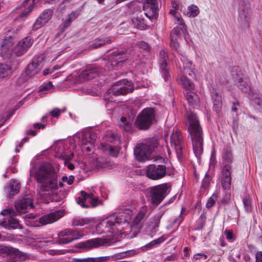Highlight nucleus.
<instances>
[{"label":"nucleus","mask_w":262,"mask_h":262,"mask_svg":"<svg viewBox=\"0 0 262 262\" xmlns=\"http://www.w3.org/2000/svg\"><path fill=\"white\" fill-rule=\"evenodd\" d=\"M158 144V140L156 138L150 139L147 144H138L134 149V154L137 160L144 162L149 160L152 150L157 147Z\"/></svg>","instance_id":"20e7f679"},{"label":"nucleus","mask_w":262,"mask_h":262,"mask_svg":"<svg viewBox=\"0 0 262 262\" xmlns=\"http://www.w3.org/2000/svg\"><path fill=\"white\" fill-rule=\"evenodd\" d=\"M93 220L90 218H80L79 217H74L72 220V224L75 226H83L90 224Z\"/></svg>","instance_id":"2f4dec72"},{"label":"nucleus","mask_w":262,"mask_h":262,"mask_svg":"<svg viewBox=\"0 0 262 262\" xmlns=\"http://www.w3.org/2000/svg\"><path fill=\"white\" fill-rule=\"evenodd\" d=\"M186 116L189 122L188 130L191 137L194 153L196 156H201L203 152L202 129L195 113L186 111Z\"/></svg>","instance_id":"7ed1b4c3"},{"label":"nucleus","mask_w":262,"mask_h":262,"mask_svg":"<svg viewBox=\"0 0 262 262\" xmlns=\"http://www.w3.org/2000/svg\"><path fill=\"white\" fill-rule=\"evenodd\" d=\"M251 14V9L248 7L243 8L239 11L238 20L243 24L248 23L250 19Z\"/></svg>","instance_id":"a878e982"},{"label":"nucleus","mask_w":262,"mask_h":262,"mask_svg":"<svg viewBox=\"0 0 262 262\" xmlns=\"http://www.w3.org/2000/svg\"><path fill=\"white\" fill-rule=\"evenodd\" d=\"M231 169L230 168H222L219 181L224 190H230L231 186Z\"/></svg>","instance_id":"2eb2a0df"},{"label":"nucleus","mask_w":262,"mask_h":262,"mask_svg":"<svg viewBox=\"0 0 262 262\" xmlns=\"http://www.w3.org/2000/svg\"><path fill=\"white\" fill-rule=\"evenodd\" d=\"M185 97L190 105L195 107L200 102V98L197 94L192 91H187L185 94Z\"/></svg>","instance_id":"b1692460"},{"label":"nucleus","mask_w":262,"mask_h":262,"mask_svg":"<svg viewBox=\"0 0 262 262\" xmlns=\"http://www.w3.org/2000/svg\"><path fill=\"white\" fill-rule=\"evenodd\" d=\"M168 189V186L166 183L149 187L147 191L151 203L158 205L167 195Z\"/></svg>","instance_id":"6e6552de"},{"label":"nucleus","mask_w":262,"mask_h":262,"mask_svg":"<svg viewBox=\"0 0 262 262\" xmlns=\"http://www.w3.org/2000/svg\"><path fill=\"white\" fill-rule=\"evenodd\" d=\"M236 83L239 89L244 93H247L250 90V85L246 78H244L243 81Z\"/></svg>","instance_id":"ea45409f"},{"label":"nucleus","mask_w":262,"mask_h":262,"mask_svg":"<svg viewBox=\"0 0 262 262\" xmlns=\"http://www.w3.org/2000/svg\"><path fill=\"white\" fill-rule=\"evenodd\" d=\"M238 106H239V104L237 102H233L232 105V110L236 112Z\"/></svg>","instance_id":"338daca9"},{"label":"nucleus","mask_w":262,"mask_h":262,"mask_svg":"<svg viewBox=\"0 0 262 262\" xmlns=\"http://www.w3.org/2000/svg\"><path fill=\"white\" fill-rule=\"evenodd\" d=\"M175 24L177 25V27H179L181 30L184 31L185 30V25L183 19L181 16H175Z\"/></svg>","instance_id":"37998d69"},{"label":"nucleus","mask_w":262,"mask_h":262,"mask_svg":"<svg viewBox=\"0 0 262 262\" xmlns=\"http://www.w3.org/2000/svg\"><path fill=\"white\" fill-rule=\"evenodd\" d=\"M82 236L78 230L73 229H66L58 234L57 241L54 244L60 245L67 244L79 239Z\"/></svg>","instance_id":"9b49d317"},{"label":"nucleus","mask_w":262,"mask_h":262,"mask_svg":"<svg viewBox=\"0 0 262 262\" xmlns=\"http://www.w3.org/2000/svg\"><path fill=\"white\" fill-rule=\"evenodd\" d=\"M217 196L215 193H213L208 199L206 203V207L207 208H211L217 200Z\"/></svg>","instance_id":"49530a36"},{"label":"nucleus","mask_w":262,"mask_h":262,"mask_svg":"<svg viewBox=\"0 0 262 262\" xmlns=\"http://www.w3.org/2000/svg\"><path fill=\"white\" fill-rule=\"evenodd\" d=\"M102 72V69L94 66L88 67L79 75V80L81 82L93 79Z\"/></svg>","instance_id":"4468645a"},{"label":"nucleus","mask_w":262,"mask_h":262,"mask_svg":"<svg viewBox=\"0 0 262 262\" xmlns=\"http://www.w3.org/2000/svg\"><path fill=\"white\" fill-rule=\"evenodd\" d=\"M128 58V55L124 52H116L114 53V57L112 59V64L115 63L118 64Z\"/></svg>","instance_id":"c85d7f7f"},{"label":"nucleus","mask_w":262,"mask_h":262,"mask_svg":"<svg viewBox=\"0 0 262 262\" xmlns=\"http://www.w3.org/2000/svg\"><path fill=\"white\" fill-rule=\"evenodd\" d=\"M11 68L8 64L0 63V78H4L10 75Z\"/></svg>","instance_id":"e433bc0d"},{"label":"nucleus","mask_w":262,"mask_h":262,"mask_svg":"<svg viewBox=\"0 0 262 262\" xmlns=\"http://www.w3.org/2000/svg\"><path fill=\"white\" fill-rule=\"evenodd\" d=\"M168 55L164 50L160 52V65L161 73L165 81L168 79L169 74V69L167 68V60Z\"/></svg>","instance_id":"aec40b11"},{"label":"nucleus","mask_w":262,"mask_h":262,"mask_svg":"<svg viewBox=\"0 0 262 262\" xmlns=\"http://www.w3.org/2000/svg\"><path fill=\"white\" fill-rule=\"evenodd\" d=\"M209 184V178L207 174H206L205 177L202 181L201 186L204 188H206L208 187Z\"/></svg>","instance_id":"864d4df0"},{"label":"nucleus","mask_w":262,"mask_h":262,"mask_svg":"<svg viewBox=\"0 0 262 262\" xmlns=\"http://www.w3.org/2000/svg\"><path fill=\"white\" fill-rule=\"evenodd\" d=\"M202 258L206 259L207 258V256L203 253H199L194 255V258L195 260L200 259Z\"/></svg>","instance_id":"13d9d810"},{"label":"nucleus","mask_w":262,"mask_h":262,"mask_svg":"<svg viewBox=\"0 0 262 262\" xmlns=\"http://www.w3.org/2000/svg\"><path fill=\"white\" fill-rule=\"evenodd\" d=\"M53 87L52 83L51 81H48L46 83H43L39 87V92L47 91L51 89Z\"/></svg>","instance_id":"09e8293b"},{"label":"nucleus","mask_w":262,"mask_h":262,"mask_svg":"<svg viewBox=\"0 0 262 262\" xmlns=\"http://www.w3.org/2000/svg\"><path fill=\"white\" fill-rule=\"evenodd\" d=\"M89 198V202H90L91 205L95 207L98 205L99 200L98 198L95 196L93 193H89V195H88Z\"/></svg>","instance_id":"a18cd8bd"},{"label":"nucleus","mask_w":262,"mask_h":262,"mask_svg":"<svg viewBox=\"0 0 262 262\" xmlns=\"http://www.w3.org/2000/svg\"><path fill=\"white\" fill-rule=\"evenodd\" d=\"M37 134V131L36 130H29L27 131V134L28 135H31L32 136H35Z\"/></svg>","instance_id":"774afa93"},{"label":"nucleus","mask_w":262,"mask_h":262,"mask_svg":"<svg viewBox=\"0 0 262 262\" xmlns=\"http://www.w3.org/2000/svg\"><path fill=\"white\" fill-rule=\"evenodd\" d=\"M111 259V256H101L98 257H92V262H104L110 260Z\"/></svg>","instance_id":"3c124183"},{"label":"nucleus","mask_w":262,"mask_h":262,"mask_svg":"<svg viewBox=\"0 0 262 262\" xmlns=\"http://www.w3.org/2000/svg\"><path fill=\"white\" fill-rule=\"evenodd\" d=\"M211 97L213 101V110L216 113H219L222 106L221 96L215 91L211 92Z\"/></svg>","instance_id":"393cba45"},{"label":"nucleus","mask_w":262,"mask_h":262,"mask_svg":"<svg viewBox=\"0 0 262 262\" xmlns=\"http://www.w3.org/2000/svg\"><path fill=\"white\" fill-rule=\"evenodd\" d=\"M73 262H92V257L88 258H74L72 259Z\"/></svg>","instance_id":"5fc2aeb1"},{"label":"nucleus","mask_w":262,"mask_h":262,"mask_svg":"<svg viewBox=\"0 0 262 262\" xmlns=\"http://www.w3.org/2000/svg\"><path fill=\"white\" fill-rule=\"evenodd\" d=\"M119 126L126 132H129L132 130V123L129 118L122 117L119 122Z\"/></svg>","instance_id":"cd10ccee"},{"label":"nucleus","mask_w":262,"mask_h":262,"mask_svg":"<svg viewBox=\"0 0 262 262\" xmlns=\"http://www.w3.org/2000/svg\"><path fill=\"white\" fill-rule=\"evenodd\" d=\"M64 164V165L66 166L68 169L71 170H73L75 168V165L73 163H69V162L67 161V159H65Z\"/></svg>","instance_id":"e2e57ef3"},{"label":"nucleus","mask_w":262,"mask_h":262,"mask_svg":"<svg viewBox=\"0 0 262 262\" xmlns=\"http://www.w3.org/2000/svg\"><path fill=\"white\" fill-rule=\"evenodd\" d=\"M230 73L232 78L236 83L243 81V79L246 78L245 70L238 66L233 67Z\"/></svg>","instance_id":"412c9836"},{"label":"nucleus","mask_w":262,"mask_h":262,"mask_svg":"<svg viewBox=\"0 0 262 262\" xmlns=\"http://www.w3.org/2000/svg\"><path fill=\"white\" fill-rule=\"evenodd\" d=\"M105 140L108 142L115 143L118 141V138L116 134L109 132L105 136Z\"/></svg>","instance_id":"79ce46f5"},{"label":"nucleus","mask_w":262,"mask_h":262,"mask_svg":"<svg viewBox=\"0 0 262 262\" xmlns=\"http://www.w3.org/2000/svg\"><path fill=\"white\" fill-rule=\"evenodd\" d=\"M180 28L179 27H175L170 34V41L171 46L174 48H177L178 46V43L177 41V37L180 34Z\"/></svg>","instance_id":"c9c22d12"},{"label":"nucleus","mask_w":262,"mask_h":262,"mask_svg":"<svg viewBox=\"0 0 262 262\" xmlns=\"http://www.w3.org/2000/svg\"><path fill=\"white\" fill-rule=\"evenodd\" d=\"M35 0H26L24 3L23 6L24 7H27L26 10L22 12L20 16L21 17L26 16L33 9V6L35 4Z\"/></svg>","instance_id":"473e14b6"},{"label":"nucleus","mask_w":262,"mask_h":262,"mask_svg":"<svg viewBox=\"0 0 262 262\" xmlns=\"http://www.w3.org/2000/svg\"><path fill=\"white\" fill-rule=\"evenodd\" d=\"M52 13L51 10H45L37 18L32 26V29L34 30H37L42 27L51 18Z\"/></svg>","instance_id":"f3484780"},{"label":"nucleus","mask_w":262,"mask_h":262,"mask_svg":"<svg viewBox=\"0 0 262 262\" xmlns=\"http://www.w3.org/2000/svg\"><path fill=\"white\" fill-rule=\"evenodd\" d=\"M44 56L40 55L35 56L32 60L31 63L26 67L24 73L23 74L19 79L23 77L26 76L28 78H32L38 74L44 64Z\"/></svg>","instance_id":"1a4fd4ad"},{"label":"nucleus","mask_w":262,"mask_h":262,"mask_svg":"<svg viewBox=\"0 0 262 262\" xmlns=\"http://www.w3.org/2000/svg\"><path fill=\"white\" fill-rule=\"evenodd\" d=\"M183 137L180 130H173L170 136V144L173 147L179 158L182 156Z\"/></svg>","instance_id":"ddd939ff"},{"label":"nucleus","mask_w":262,"mask_h":262,"mask_svg":"<svg viewBox=\"0 0 262 262\" xmlns=\"http://www.w3.org/2000/svg\"><path fill=\"white\" fill-rule=\"evenodd\" d=\"M16 214L12 208L4 209L0 213V225L6 228H19L18 221L13 217Z\"/></svg>","instance_id":"9d476101"},{"label":"nucleus","mask_w":262,"mask_h":262,"mask_svg":"<svg viewBox=\"0 0 262 262\" xmlns=\"http://www.w3.org/2000/svg\"><path fill=\"white\" fill-rule=\"evenodd\" d=\"M155 118L154 109L145 108L137 116L135 122V126L139 129H147L151 125Z\"/></svg>","instance_id":"0eeeda50"},{"label":"nucleus","mask_w":262,"mask_h":262,"mask_svg":"<svg viewBox=\"0 0 262 262\" xmlns=\"http://www.w3.org/2000/svg\"><path fill=\"white\" fill-rule=\"evenodd\" d=\"M20 188V183L17 181H12L9 184V186L8 188V191L9 194L10 196H13V195L17 194Z\"/></svg>","instance_id":"7c9ffc66"},{"label":"nucleus","mask_w":262,"mask_h":262,"mask_svg":"<svg viewBox=\"0 0 262 262\" xmlns=\"http://www.w3.org/2000/svg\"><path fill=\"white\" fill-rule=\"evenodd\" d=\"M158 1L157 0H145V3L143 5V9L145 10L146 7L150 6L152 9L157 8Z\"/></svg>","instance_id":"c03bdc74"},{"label":"nucleus","mask_w":262,"mask_h":262,"mask_svg":"<svg viewBox=\"0 0 262 262\" xmlns=\"http://www.w3.org/2000/svg\"><path fill=\"white\" fill-rule=\"evenodd\" d=\"M33 126L34 128H38V129H41V128H43L45 127V125H43L41 123H34L33 124Z\"/></svg>","instance_id":"69168bd1"},{"label":"nucleus","mask_w":262,"mask_h":262,"mask_svg":"<svg viewBox=\"0 0 262 262\" xmlns=\"http://www.w3.org/2000/svg\"><path fill=\"white\" fill-rule=\"evenodd\" d=\"M222 158V167L232 169L231 164L233 161V157L232 151L230 147H226Z\"/></svg>","instance_id":"4be33fe9"},{"label":"nucleus","mask_w":262,"mask_h":262,"mask_svg":"<svg viewBox=\"0 0 262 262\" xmlns=\"http://www.w3.org/2000/svg\"><path fill=\"white\" fill-rule=\"evenodd\" d=\"M15 208L17 211L25 213L34 208L33 196L31 194L25 195L15 202Z\"/></svg>","instance_id":"f8f14e48"},{"label":"nucleus","mask_w":262,"mask_h":262,"mask_svg":"<svg viewBox=\"0 0 262 262\" xmlns=\"http://www.w3.org/2000/svg\"><path fill=\"white\" fill-rule=\"evenodd\" d=\"M199 13V7L196 5H191L188 6L187 11L185 14L189 17H195L198 15Z\"/></svg>","instance_id":"72a5a7b5"},{"label":"nucleus","mask_w":262,"mask_h":262,"mask_svg":"<svg viewBox=\"0 0 262 262\" xmlns=\"http://www.w3.org/2000/svg\"><path fill=\"white\" fill-rule=\"evenodd\" d=\"M243 204L245 210L247 211H250L251 210V200L249 197H246L243 199Z\"/></svg>","instance_id":"8fccbe9b"},{"label":"nucleus","mask_w":262,"mask_h":262,"mask_svg":"<svg viewBox=\"0 0 262 262\" xmlns=\"http://www.w3.org/2000/svg\"><path fill=\"white\" fill-rule=\"evenodd\" d=\"M34 40L31 38L27 37L21 40L17 45L15 48V53L18 56H20L26 53L32 46Z\"/></svg>","instance_id":"a211bd4d"},{"label":"nucleus","mask_w":262,"mask_h":262,"mask_svg":"<svg viewBox=\"0 0 262 262\" xmlns=\"http://www.w3.org/2000/svg\"><path fill=\"white\" fill-rule=\"evenodd\" d=\"M35 179L40 184V191L48 195V200L52 202H59L62 199V195L54 191L58 188V176L54 168L50 165H42L35 174Z\"/></svg>","instance_id":"f03ea898"},{"label":"nucleus","mask_w":262,"mask_h":262,"mask_svg":"<svg viewBox=\"0 0 262 262\" xmlns=\"http://www.w3.org/2000/svg\"><path fill=\"white\" fill-rule=\"evenodd\" d=\"M191 65V63L190 61H187L186 63H184L183 67L184 69V71H186V73H188L189 75H190V72L192 71L190 69H187L186 68L188 67L190 69V66Z\"/></svg>","instance_id":"052dcab7"},{"label":"nucleus","mask_w":262,"mask_h":262,"mask_svg":"<svg viewBox=\"0 0 262 262\" xmlns=\"http://www.w3.org/2000/svg\"><path fill=\"white\" fill-rule=\"evenodd\" d=\"M134 88L130 82L126 79L117 81L105 93V99L112 101V96H117L124 95L133 91Z\"/></svg>","instance_id":"423d86ee"},{"label":"nucleus","mask_w":262,"mask_h":262,"mask_svg":"<svg viewBox=\"0 0 262 262\" xmlns=\"http://www.w3.org/2000/svg\"><path fill=\"white\" fill-rule=\"evenodd\" d=\"M78 16V14L76 11H72L69 15L64 21L63 22V25L65 28L69 27L74 20Z\"/></svg>","instance_id":"a19ab883"},{"label":"nucleus","mask_w":262,"mask_h":262,"mask_svg":"<svg viewBox=\"0 0 262 262\" xmlns=\"http://www.w3.org/2000/svg\"><path fill=\"white\" fill-rule=\"evenodd\" d=\"M132 211L129 209H124L118 215L114 214L103 221L99 227L102 228V232H110L112 234H128L138 233L142 228L144 221V214L139 213L130 224Z\"/></svg>","instance_id":"f257e3e1"},{"label":"nucleus","mask_w":262,"mask_h":262,"mask_svg":"<svg viewBox=\"0 0 262 262\" xmlns=\"http://www.w3.org/2000/svg\"><path fill=\"white\" fill-rule=\"evenodd\" d=\"M165 240V238L164 237V236H162L160 237L159 238H158L156 239H155L157 245L163 243Z\"/></svg>","instance_id":"0e129e2a"},{"label":"nucleus","mask_w":262,"mask_h":262,"mask_svg":"<svg viewBox=\"0 0 262 262\" xmlns=\"http://www.w3.org/2000/svg\"><path fill=\"white\" fill-rule=\"evenodd\" d=\"M64 215V211L63 210H58L55 212L45 214L39 218V223L42 225H47L53 223Z\"/></svg>","instance_id":"dca6fc26"},{"label":"nucleus","mask_w":262,"mask_h":262,"mask_svg":"<svg viewBox=\"0 0 262 262\" xmlns=\"http://www.w3.org/2000/svg\"><path fill=\"white\" fill-rule=\"evenodd\" d=\"M110 240L106 238H96L88 240L81 244L83 247L91 249L108 244Z\"/></svg>","instance_id":"6ab92c4d"},{"label":"nucleus","mask_w":262,"mask_h":262,"mask_svg":"<svg viewBox=\"0 0 262 262\" xmlns=\"http://www.w3.org/2000/svg\"><path fill=\"white\" fill-rule=\"evenodd\" d=\"M9 252V249L6 246H0V254H8Z\"/></svg>","instance_id":"bf43d9fd"},{"label":"nucleus","mask_w":262,"mask_h":262,"mask_svg":"<svg viewBox=\"0 0 262 262\" xmlns=\"http://www.w3.org/2000/svg\"><path fill=\"white\" fill-rule=\"evenodd\" d=\"M154 161L156 162L157 164H150L147 167L146 176L151 180H159L166 174V162L162 157L155 158Z\"/></svg>","instance_id":"39448f33"},{"label":"nucleus","mask_w":262,"mask_h":262,"mask_svg":"<svg viewBox=\"0 0 262 262\" xmlns=\"http://www.w3.org/2000/svg\"><path fill=\"white\" fill-rule=\"evenodd\" d=\"M255 262H262V251H258L255 255Z\"/></svg>","instance_id":"680f3d73"},{"label":"nucleus","mask_w":262,"mask_h":262,"mask_svg":"<svg viewBox=\"0 0 262 262\" xmlns=\"http://www.w3.org/2000/svg\"><path fill=\"white\" fill-rule=\"evenodd\" d=\"M74 177L73 176H70L69 177L63 176L62 178L63 182H67L69 185H72L73 183Z\"/></svg>","instance_id":"603ef678"},{"label":"nucleus","mask_w":262,"mask_h":262,"mask_svg":"<svg viewBox=\"0 0 262 262\" xmlns=\"http://www.w3.org/2000/svg\"><path fill=\"white\" fill-rule=\"evenodd\" d=\"M164 214V211H161L157 213L150 221L148 225V229L151 230L152 233H155L157 231V228L159 226V223L161 219Z\"/></svg>","instance_id":"5701e85b"},{"label":"nucleus","mask_w":262,"mask_h":262,"mask_svg":"<svg viewBox=\"0 0 262 262\" xmlns=\"http://www.w3.org/2000/svg\"><path fill=\"white\" fill-rule=\"evenodd\" d=\"M50 114L54 117H58L61 114V111L58 108H55L51 111Z\"/></svg>","instance_id":"4d7b16f0"},{"label":"nucleus","mask_w":262,"mask_h":262,"mask_svg":"<svg viewBox=\"0 0 262 262\" xmlns=\"http://www.w3.org/2000/svg\"><path fill=\"white\" fill-rule=\"evenodd\" d=\"M136 45L139 48L145 51L146 52H148L150 51V48L149 45L143 41H139L136 43Z\"/></svg>","instance_id":"de8ad7c7"},{"label":"nucleus","mask_w":262,"mask_h":262,"mask_svg":"<svg viewBox=\"0 0 262 262\" xmlns=\"http://www.w3.org/2000/svg\"><path fill=\"white\" fill-rule=\"evenodd\" d=\"M111 42L110 37H104L103 38H97L95 39L92 45L93 48H99L105 44H109Z\"/></svg>","instance_id":"f704fd0d"},{"label":"nucleus","mask_w":262,"mask_h":262,"mask_svg":"<svg viewBox=\"0 0 262 262\" xmlns=\"http://www.w3.org/2000/svg\"><path fill=\"white\" fill-rule=\"evenodd\" d=\"M225 234H226V238L229 241H234L235 239L233 233L230 230H226L224 232Z\"/></svg>","instance_id":"6e6d98bb"},{"label":"nucleus","mask_w":262,"mask_h":262,"mask_svg":"<svg viewBox=\"0 0 262 262\" xmlns=\"http://www.w3.org/2000/svg\"><path fill=\"white\" fill-rule=\"evenodd\" d=\"M181 84L186 91H192L194 89V85L193 83L185 76H182L180 77Z\"/></svg>","instance_id":"c756f323"},{"label":"nucleus","mask_w":262,"mask_h":262,"mask_svg":"<svg viewBox=\"0 0 262 262\" xmlns=\"http://www.w3.org/2000/svg\"><path fill=\"white\" fill-rule=\"evenodd\" d=\"M89 195V193H88L84 191H81V196L78 198L77 200V203L82 207L88 208L89 205L85 204V203L87 200L89 201V198L88 196Z\"/></svg>","instance_id":"4c0bfd02"},{"label":"nucleus","mask_w":262,"mask_h":262,"mask_svg":"<svg viewBox=\"0 0 262 262\" xmlns=\"http://www.w3.org/2000/svg\"><path fill=\"white\" fill-rule=\"evenodd\" d=\"M13 46L12 42V38L11 37H9L8 38H5L3 41V44L1 46V50L2 51H5L8 50L9 53L8 54H10V49L12 48Z\"/></svg>","instance_id":"58836bf2"},{"label":"nucleus","mask_w":262,"mask_h":262,"mask_svg":"<svg viewBox=\"0 0 262 262\" xmlns=\"http://www.w3.org/2000/svg\"><path fill=\"white\" fill-rule=\"evenodd\" d=\"M132 21L134 27L138 29L144 30L147 28V25L145 23L144 18L141 14L140 16L137 15L136 17H134L132 19Z\"/></svg>","instance_id":"bb28decb"}]
</instances>
